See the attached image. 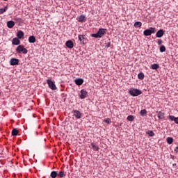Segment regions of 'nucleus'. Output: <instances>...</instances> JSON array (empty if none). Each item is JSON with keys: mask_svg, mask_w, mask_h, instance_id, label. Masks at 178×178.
Listing matches in <instances>:
<instances>
[{"mask_svg": "<svg viewBox=\"0 0 178 178\" xmlns=\"http://www.w3.org/2000/svg\"><path fill=\"white\" fill-rule=\"evenodd\" d=\"M168 118L171 122H175L176 124H178V117L176 118L175 115H169Z\"/></svg>", "mask_w": 178, "mask_h": 178, "instance_id": "obj_13", "label": "nucleus"}, {"mask_svg": "<svg viewBox=\"0 0 178 178\" xmlns=\"http://www.w3.org/2000/svg\"><path fill=\"white\" fill-rule=\"evenodd\" d=\"M151 69H152V70H156L157 69H159V65L156 63L152 64L151 65Z\"/></svg>", "mask_w": 178, "mask_h": 178, "instance_id": "obj_22", "label": "nucleus"}, {"mask_svg": "<svg viewBox=\"0 0 178 178\" xmlns=\"http://www.w3.org/2000/svg\"><path fill=\"white\" fill-rule=\"evenodd\" d=\"M174 151L175 152H178V146L175 148Z\"/></svg>", "mask_w": 178, "mask_h": 178, "instance_id": "obj_37", "label": "nucleus"}, {"mask_svg": "<svg viewBox=\"0 0 178 178\" xmlns=\"http://www.w3.org/2000/svg\"><path fill=\"white\" fill-rule=\"evenodd\" d=\"M73 116H75L76 119H81L83 114L79 110L72 111Z\"/></svg>", "mask_w": 178, "mask_h": 178, "instance_id": "obj_7", "label": "nucleus"}, {"mask_svg": "<svg viewBox=\"0 0 178 178\" xmlns=\"http://www.w3.org/2000/svg\"><path fill=\"white\" fill-rule=\"evenodd\" d=\"M16 52L17 54H20L22 52L24 55L29 52V50L27 49L24 48V45L23 44H19L17 48H16Z\"/></svg>", "mask_w": 178, "mask_h": 178, "instance_id": "obj_3", "label": "nucleus"}, {"mask_svg": "<svg viewBox=\"0 0 178 178\" xmlns=\"http://www.w3.org/2000/svg\"><path fill=\"white\" fill-rule=\"evenodd\" d=\"M57 176H58V177H65V176H66V175H65V172H63V171H60L58 173V175H57Z\"/></svg>", "mask_w": 178, "mask_h": 178, "instance_id": "obj_27", "label": "nucleus"}, {"mask_svg": "<svg viewBox=\"0 0 178 178\" xmlns=\"http://www.w3.org/2000/svg\"><path fill=\"white\" fill-rule=\"evenodd\" d=\"M65 45L67 48H70V49H72V48H73L74 47V44L73 43V41H72V40H67L65 42Z\"/></svg>", "mask_w": 178, "mask_h": 178, "instance_id": "obj_11", "label": "nucleus"}, {"mask_svg": "<svg viewBox=\"0 0 178 178\" xmlns=\"http://www.w3.org/2000/svg\"><path fill=\"white\" fill-rule=\"evenodd\" d=\"M50 177L51 178H56L58 177V172L52 171L50 174Z\"/></svg>", "mask_w": 178, "mask_h": 178, "instance_id": "obj_21", "label": "nucleus"}, {"mask_svg": "<svg viewBox=\"0 0 178 178\" xmlns=\"http://www.w3.org/2000/svg\"><path fill=\"white\" fill-rule=\"evenodd\" d=\"M88 94V92H87V90L82 89L81 90V94L79 95V97L81 98V99H84V98H87Z\"/></svg>", "mask_w": 178, "mask_h": 178, "instance_id": "obj_8", "label": "nucleus"}, {"mask_svg": "<svg viewBox=\"0 0 178 178\" xmlns=\"http://www.w3.org/2000/svg\"><path fill=\"white\" fill-rule=\"evenodd\" d=\"M159 51L161 53H163L166 51V47H165V45H161L159 48Z\"/></svg>", "mask_w": 178, "mask_h": 178, "instance_id": "obj_28", "label": "nucleus"}, {"mask_svg": "<svg viewBox=\"0 0 178 178\" xmlns=\"http://www.w3.org/2000/svg\"><path fill=\"white\" fill-rule=\"evenodd\" d=\"M8 10V7H5L3 8H0V15L5 13V12Z\"/></svg>", "mask_w": 178, "mask_h": 178, "instance_id": "obj_30", "label": "nucleus"}, {"mask_svg": "<svg viewBox=\"0 0 178 178\" xmlns=\"http://www.w3.org/2000/svg\"><path fill=\"white\" fill-rule=\"evenodd\" d=\"M17 37L19 40H22L24 37V32L23 31H18L17 33Z\"/></svg>", "mask_w": 178, "mask_h": 178, "instance_id": "obj_15", "label": "nucleus"}, {"mask_svg": "<svg viewBox=\"0 0 178 178\" xmlns=\"http://www.w3.org/2000/svg\"><path fill=\"white\" fill-rule=\"evenodd\" d=\"M172 166H176V163H173V164H172Z\"/></svg>", "mask_w": 178, "mask_h": 178, "instance_id": "obj_39", "label": "nucleus"}, {"mask_svg": "<svg viewBox=\"0 0 178 178\" xmlns=\"http://www.w3.org/2000/svg\"><path fill=\"white\" fill-rule=\"evenodd\" d=\"M128 92L131 97H138V95H141V94H143V91L134 88H131Z\"/></svg>", "mask_w": 178, "mask_h": 178, "instance_id": "obj_2", "label": "nucleus"}, {"mask_svg": "<svg viewBox=\"0 0 178 178\" xmlns=\"http://www.w3.org/2000/svg\"><path fill=\"white\" fill-rule=\"evenodd\" d=\"M28 41L29 42H30V44H34V42H35L36 41L35 36L34 35L29 36Z\"/></svg>", "mask_w": 178, "mask_h": 178, "instance_id": "obj_17", "label": "nucleus"}, {"mask_svg": "<svg viewBox=\"0 0 178 178\" xmlns=\"http://www.w3.org/2000/svg\"><path fill=\"white\" fill-rule=\"evenodd\" d=\"M14 26H15V22L11 20L7 22V27H8V29H13Z\"/></svg>", "mask_w": 178, "mask_h": 178, "instance_id": "obj_18", "label": "nucleus"}, {"mask_svg": "<svg viewBox=\"0 0 178 178\" xmlns=\"http://www.w3.org/2000/svg\"><path fill=\"white\" fill-rule=\"evenodd\" d=\"M84 19H86V16L81 15L76 18V20L79 22V23H83L84 22Z\"/></svg>", "mask_w": 178, "mask_h": 178, "instance_id": "obj_19", "label": "nucleus"}, {"mask_svg": "<svg viewBox=\"0 0 178 178\" xmlns=\"http://www.w3.org/2000/svg\"><path fill=\"white\" fill-rule=\"evenodd\" d=\"M171 159H175V156L171 155Z\"/></svg>", "mask_w": 178, "mask_h": 178, "instance_id": "obj_38", "label": "nucleus"}, {"mask_svg": "<svg viewBox=\"0 0 178 178\" xmlns=\"http://www.w3.org/2000/svg\"><path fill=\"white\" fill-rule=\"evenodd\" d=\"M141 26H143V23H141V22H136L134 23V27H136V29H138V27H141Z\"/></svg>", "mask_w": 178, "mask_h": 178, "instance_id": "obj_25", "label": "nucleus"}, {"mask_svg": "<svg viewBox=\"0 0 178 178\" xmlns=\"http://www.w3.org/2000/svg\"><path fill=\"white\" fill-rule=\"evenodd\" d=\"M104 123H107V124H109V123H111V119L107 118L106 120H104Z\"/></svg>", "mask_w": 178, "mask_h": 178, "instance_id": "obj_33", "label": "nucleus"}, {"mask_svg": "<svg viewBox=\"0 0 178 178\" xmlns=\"http://www.w3.org/2000/svg\"><path fill=\"white\" fill-rule=\"evenodd\" d=\"M47 83L49 88H51V90H56V88H57L56 85H55V83H54V81H52V80L47 79Z\"/></svg>", "mask_w": 178, "mask_h": 178, "instance_id": "obj_6", "label": "nucleus"}, {"mask_svg": "<svg viewBox=\"0 0 178 178\" xmlns=\"http://www.w3.org/2000/svg\"><path fill=\"white\" fill-rule=\"evenodd\" d=\"M127 120H129V122H133V120H134V115H128Z\"/></svg>", "mask_w": 178, "mask_h": 178, "instance_id": "obj_31", "label": "nucleus"}, {"mask_svg": "<svg viewBox=\"0 0 178 178\" xmlns=\"http://www.w3.org/2000/svg\"><path fill=\"white\" fill-rule=\"evenodd\" d=\"M157 44L158 45H162V40L158 39Z\"/></svg>", "mask_w": 178, "mask_h": 178, "instance_id": "obj_35", "label": "nucleus"}, {"mask_svg": "<svg viewBox=\"0 0 178 178\" xmlns=\"http://www.w3.org/2000/svg\"><path fill=\"white\" fill-rule=\"evenodd\" d=\"M166 142L168 143V144H173V138L172 137L167 138Z\"/></svg>", "mask_w": 178, "mask_h": 178, "instance_id": "obj_26", "label": "nucleus"}, {"mask_svg": "<svg viewBox=\"0 0 178 178\" xmlns=\"http://www.w3.org/2000/svg\"><path fill=\"white\" fill-rule=\"evenodd\" d=\"M17 129H13L12 132H11V134L12 136H17Z\"/></svg>", "mask_w": 178, "mask_h": 178, "instance_id": "obj_29", "label": "nucleus"}, {"mask_svg": "<svg viewBox=\"0 0 178 178\" xmlns=\"http://www.w3.org/2000/svg\"><path fill=\"white\" fill-rule=\"evenodd\" d=\"M79 41H80V44H82L83 45H86L87 42H88V40H87V37H86V35H79L78 36Z\"/></svg>", "mask_w": 178, "mask_h": 178, "instance_id": "obj_5", "label": "nucleus"}, {"mask_svg": "<svg viewBox=\"0 0 178 178\" xmlns=\"http://www.w3.org/2000/svg\"><path fill=\"white\" fill-rule=\"evenodd\" d=\"M106 48H109V47H111V42H108L107 43H106Z\"/></svg>", "mask_w": 178, "mask_h": 178, "instance_id": "obj_36", "label": "nucleus"}, {"mask_svg": "<svg viewBox=\"0 0 178 178\" xmlns=\"http://www.w3.org/2000/svg\"><path fill=\"white\" fill-rule=\"evenodd\" d=\"M10 65L11 66H16V65H19V59L13 58L10 60Z\"/></svg>", "mask_w": 178, "mask_h": 178, "instance_id": "obj_10", "label": "nucleus"}, {"mask_svg": "<svg viewBox=\"0 0 178 178\" xmlns=\"http://www.w3.org/2000/svg\"><path fill=\"white\" fill-rule=\"evenodd\" d=\"M107 29H99L97 33L91 34V37H94L95 38H101L106 34Z\"/></svg>", "mask_w": 178, "mask_h": 178, "instance_id": "obj_1", "label": "nucleus"}, {"mask_svg": "<svg viewBox=\"0 0 178 178\" xmlns=\"http://www.w3.org/2000/svg\"><path fill=\"white\" fill-rule=\"evenodd\" d=\"M146 134H147V136H149V137H154V136H155V133H154V131L151 130H148L147 131H146Z\"/></svg>", "mask_w": 178, "mask_h": 178, "instance_id": "obj_24", "label": "nucleus"}, {"mask_svg": "<svg viewBox=\"0 0 178 178\" xmlns=\"http://www.w3.org/2000/svg\"><path fill=\"white\" fill-rule=\"evenodd\" d=\"M74 82L76 86H81L84 83V80L81 78H79L76 79Z\"/></svg>", "mask_w": 178, "mask_h": 178, "instance_id": "obj_14", "label": "nucleus"}, {"mask_svg": "<svg viewBox=\"0 0 178 178\" xmlns=\"http://www.w3.org/2000/svg\"><path fill=\"white\" fill-rule=\"evenodd\" d=\"M13 45H20V40L18 38H15L12 40Z\"/></svg>", "mask_w": 178, "mask_h": 178, "instance_id": "obj_16", "label": "nucleus"}, {"mask_svg": "<svg viewBox=\"0 0 178 178\" xmlns=\"http://www.w3.org/2000/svg\"><path fill=\"white\" fill-rule=\"evenodd\" d=\"M3 1H8V0H3Z\"/></svg>", "mask_w": 178, "mask_h": 178, "instance_id": "obj_40", "label": "nucleus"}, {"mask_svg": "<svg viewBox=\"0 0 178 178\" xmlns=\"http://www.w3.org/2000/svg\"><path fill=\"white\" fill-rule=\"evenodd\" d=\"M93 151H99V147L95 145V144L94 143H92L90 144Z\"/></svg>", "mask_w": 178, "mask_h": 178, "instance_id": "obj_20", "label": "nucleus"}, {"mask_svg": "<svg viewBox=\"0 0 178 178\" xmlns=\"http://www.w3.org/2000/svg\"><path fill=\"white\" fill-rule=\"evenodd\" d=\"M147 113V110L143 109L140 111V115L144 116Z\"/></svg>", "mask_w": 178, "mask_h": 178, "instance_id": "obj_32", "label": "nucleus"}, {"mask_svg": "<svg viewBox=\"0 0 178 178\" xmlns=\"http://www.w3.org/2000/svg\"><path fill=\"white\" fill-rule=\"evenodd\" d=\"M154 33H155V28L154 27H150L149 29H145L143 31V34L146 37H148V35H151L152 34H154Z\"/></svg>", "mask_w": 178, "mask_h": 178, "instance_id": "obj_4", "label": "nucleus"}, {"mask_svg": "<svg viewBox=\"0 0 178 178\" xmlns=\"http://www.w3.org/2000/svg\"><path fill=\"white\" fill-rule=\"evenodd\" d=\"M145 77V75H144V73H143V72H140L138 74V79H139V80H144Z\"/></svg>", "mask_w": 178, "mask_h": 178, "instance_id": "obj_23", "label": "nucleus"}, {"mask_svg": "<svg viewBox=\"0 0 178 178\" xmlns=\"http://www.w3.org/2000/svg\"><path fill=\"white\" fill-rule=\"evenodd\" d=\"M163 34H165V31H163V29H160L156 32V38H162Z\"/></svg>", "mask_w": 178, "mask_h": 178, "instance_id": "obj_9", "label": "nucleus"}, {"mask_svg": "<svg viewBox=\"0 0 178 178\" xmlns=\"http://www.w3.org/2000/svg\"><path fill=\"white\" fill-rule=\"evenodd\" d=\"M156 113H157V118H159V119H165V113L162 111H156Z\"/></svg>", "mask_w": 178, "mask_h": 178, "instance_id": "obj_12", "label": "nucleus"}, {"mask_svg": "<svg viewBox=\"0 0 178 178\" xmlns=\"http://www.w3.org/2000/svg\"><path fill=\"white\" fill-rule=\"evenodd\" d=\"M14 20H15V22H19V23H22V19L21 18L15 17L14 19Z\"/></svg>", "mask_w": 178, "mask_h": 178, "instance_id": "obj_34", "label": "nucleus"}]
</instances>
